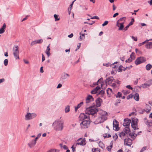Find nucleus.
Listing matches in <instances>:
<instances>
[{
	"instance_id": "nucleus-1",
	"label": "nucleus",
	"mask_w": 152,
	"mask_h": 152,
	"mask_svg": "<svg viewBox=\"0 0 152 152\" xmlns=\"http://www.w3.org/2000/svg\"><path fill=\"white\" fill-rule=\"evenodd\" d=\"M85 113L92 115V120L95 124L103 122L107 118V113L102 110H98L95 106H91L87 108Z\"/></svg>"
},
{
	"instance_id": "nucleus-2",
	"label": "nucleus",
	"mask_w": 152,
	"mask_h": 152,
	"mask_svg": "<svg viewBox=\"0 0 152 152\" xmlns=\"http://www.w3.org/2000/svg\"><path fill=\"white\" fill-rule=\"evenodd\" d=\"M79 120L80 123V126L82 129H86L89 126L90 121L88 115L83 113H81L79 116Z\"/></svg>"
},
{
	"instance_id": "nucleus-3",
	"label": "nucleus",
	"mask_w": 152,
	"mask_h": 152,
	"mask_svg": "<svg viewBox=\"0 0 152 152\" xmlns=\"http://www.w3.org/2000/svg\"><path fill=\"white\" fill-rule=\"evenodd\" d=\"M64 121L62 120H57L53 123V126L54 129L57 131L62 130L63 129Z\"/></svg>"
},
{
	"instance_id": "nucleus-4",
	"label": "nucleus",
	"mask_w": 152,
	"mask_h": 152,
	"mask_svg": "<svg viewBox=\"0 0 152 152\" xmlns=\"http://www.w3.org/2000/svg\"><path fill=\"white\" fill-rule=\"evenodd\" d=\"M138 120L135 118H132V119L131 126L134 130L138 129L137 124Z\"/></svg>"
},
{
	"instance_id": "nucleus-5",
	"label": "nucleus",
	"mask_w": 152,
	"mask_h": 152,
	"mask_svg": "<svg viewBox=\"0 0 152 152\" xmlns=\"http://www.w3.org/2000/svg\"><path fill=\"white\" fill-rule=\"evenodd\" d=\"M37 115V114L34 113L28 112L25 116V119L26 121L29 120L36 117Z\"/></svg>"
},
{
	"instance_id": "nucleus-6",
	"label": "nucleus",
	"mask_w": 152,
	"mask_h": 152,
	"mask_svg": "<svg viewBox=\"0 0 152 152\" xmlns=\"http://www.w3.org/2000/svg\"><path fill=\"white\" fill-rule=\"evenodd\" d=\"M13 54L14 56L16 59H19V50L18 46H15L13 49Z\"/></svg>"
},
{
	"instance_id": "nucleus-7",
	"label": "nucleus",
	"mask_w": 152,
	"mask_h": 152,
	"mask_svg": "<svg viewBox=\"0 0 152 152\" xmlns=\"http://www.w3.org/2000/svg\"><path fill=\"white\" fill-rule=\"evenodd\" d=\"M146 61L145 58L143 57H140L138 58L135 61V64H140Z\"/></svg>"
},
{
	"instance_id": "nucleus-8",
	"label": "nucleus",
	"mask_w": 152,
	"mask_h": 152,
	"mask_svg": "<svg viewBox=\"0 0 152 152\" xmlns=\"http://www.w3.org/2000/svg\"><path fill=\"white\" fill-rule=\"evenodd\" d=\"M124 144L125 145L130 146L132 144V141L129 138L124 139Z\"/></svg>"
},
{
	"instance_id": "nucleus-9",
	"label": "nucleus",
	"mask_w": 152,
	"mask_h": 152,
	"mask_svg": "<svg viewBox=\"0 0 152 152\" xmlns=\"http://www.w3.org/2000/svg\"><path fill=\"white\" fill-rule=\"evenodd\" d=\"M115 82V80L113 79V77H110L108 79H107L105 80L106 85V86L107 84L109 85H111L112 83Z\"/></svg>"
},
{
	"instance_id": "nucleus-10",
	"label": "nucleus",
	"mask_w": 152,
	"mask_h": 152,
	"mask_svg": "<svg viewBox=\"0 0 152 152\" xmlns=\"http://www.w3.org/2000/svg\"><path fill=\"white\" fill-rule=\"evenodd\" d=\"M77 144L84 145L86 144V140L85 138H80L78 139Z\"/></svg>"
},
{
	"instance_id": "nucleus-11",
	"label": "nucleus",
	"mask_w": 152,
	"mask_h": 152,
	"mask_svg": "<svg viewBox=\"0 0 152 152\" xmlns=\"http://www.w3.org/2000/svg\"><path fill=\"white\" fill-rule=\"evenodd\" d=\"M37 139L38 137H36L34 140H32L30 141V142L28 144V145L30 148H32L35 145Z\"/></svg>"
},
{
	"instance_id": "nucleus-12",
	"label": "nucleus",
	"mask_w": 152,
	"mask_h": 152,
	"mask_svg": "<svg viewBox=\"0 0 152 152\" xmlns=\"http://www.w3.org/2000/svg\"><path fill=\"white\" fill-rule=\"evenodd\" d=\"M148 42L146 43L145 45V48L148 49H151L152 48V42H149V40H152V39H151L149 40H148Z\"/></svg>"
},
{
	"instance_id": "nucleus-13",
	"label": "nucleus",
	"mask_w": 152,
	"mask_h": 152,
	"mask_svg": "<svg viewBox=\"0 0 152 152\" xmlns=\"http://www.w3.org/2000/svg\"><path fill=\"white\" fill-rule=\"evenodd\" d=\"M125 17H122L120 18L117 22L116 26H118L119 23H124L125 22Z\"/></svg>"
},
{
	"instance_id": "nucleus-14",
	"label": "nucleus",
	"mask_w": 152,
	"mask_h": 152,
	"mask_svg": "<svg viewBox=\"0 0 152 152\" xmlns=\"http://www.w3.org/2000/svg\"><path fill=\"white\" fill-rule=\"evenodd\" d=\"M139 132H138L137 133V134L135 131H134L133 133H130L129 134V135L132 138L134 139L137 136V135L139 134Z\"/></svg>"
},
{
	"instance_id": "nucleus-15",
	"label": "nucleus",
	"mask_w": 152,
	"mask_h": 152,
	"mask_svg": "<svg viewBox=\"0 0 152 152\" xmlns=\"http://www.w3.org/2000/svg\"><path fill=\"white\" fill-rule=\"evenodd\" d=\"M113 129L114 130H119L118 124L117 121H115V122H113Z\"/></svg>"
},
{
	"instance_id": "nucleus-16",
	"label": "nucleus",
	"mask_w": 152,
	"mask_h": 152,
	"mask_svg": "<svg viewBox=\"0 0 152 152\" xmlns=\"http://www.w3.org/2000/svg\"><path fill=\"white\" fill-rule=\"evenodd\" d=\"M103 81V79L102 78H101L98 80V81L97 82V83H94V84L98 85L99 84H100L102 88L103 89L105 88V87H104L103 84H102V83Z\"/></svg>"
},
{
	"instance_id": "nucleus-17",
	"label": "nucleus",
	"mask_w": 152,
	"mask_h": 152,
	"mask_svg": "<svg viewBox=\"0 0 152 152\" xmlns=\"http://www.w3.org/2000/svg\"><path fill=\"white\" fill-rule=\"evenodd\" d=\"M94 100V99L92 97V96L91 95H88L86 99V103H88L93 101Z\"/></svg>"
},
{
	"instance_id": "nucleus-18",
	"label": "nucleus",
	"mask_w": 152,
	"mask_h": 152,
	"mask_svg": "<svg viewBox=\"0 0 152 152\" xmlns=\"http://www.w3.org/2000/svg\"><path fill=\"white\" fill-rule=\"evenodd\" d=\"M124 125L125 126H129L131 123V120L128 119H125L124 120Z\"/></svg>"
},
{
	"instance_id": "nucleus-19",
	"label": "nucleus",
	"mask_w": 152,
	"mask_h": 152,
	"mask_svg": "<svg viewBox=\"0 0 152 152\" xmlns=\"http://www.w3.org/2000/svg\"><path fill=\"white\" fill-rule=\"evenodd\" d=\"M135 58V55L133 53H132L131 55H130V58H129L127 60H126V62H131L132 60L134 59Z\"/></svg>"
},
{
	"instance_id": "nucleus-20",
	"label": "nucleus",
	"mask_w": 152,
	"mask_h": 152,
	"mask_svg": "<svg viewBox=\"0 0 152 152\" xmlns=\"http://www.w3.org/2000/svg\"><path fill=\"white\" fill-rule=\"evenodd\" d=\"M96 106L99 107L101 105V103L102 102V100L100 98H98L96 99Z\"/></svg>"
},
{
	"instance_id": "nucleus-21",
	"label": "nucleus",
	"mask_w": 152,
	"mask_h": 152,
	"mask_svg": "<svg viewBox=\"0 0 152 152\" xmlns=\"http://www.w3.org/2000/svg\"><path fill=\"white\" fill-rule=\"evenodd\" d=\"M42 41L43 40L41 39L35 40L32 42L31 43V45H33L35 44L41 43L42 42Z\"/></svg>"
},
{
	"instance_id": "nucleus-22",
	"label": "nucleus",
	"mask_w": 152,
	"mask_h": 152,
	"mask_svg": "<svg viewBox=\"0 0 152 152\" xmlns=\"http://www.w3.org/2000/svg\"><path fill=\"white\" fill-rule=\"evenodd\" d=\"M130 131V129L129 127H126L122 131L126 134L129 133Z\"/></svg>"
},
{
	"instance_id": "nucleus-23",
	"label": "nucleus",
	"mask_w": 152,
	"mask_h": 152,
	"mask_svg": "<svg viewBox=\"0 0 152 152\" xmlns=\"http://www.w3.org/2000/svg\"><path fill=\"white\" fill-rule=\"evenodd\" d=\"M83 102H80L79 104H78L77 106L75 107V110L76 112L77 111V109L80 107L82 105H83Z\"/></svg>"
},
{
	"instance_id": "nucleus-24",
	"label": "nucleus",
	"mask_w": 152,
	"mask_h": 152,
	"mask_svg": "<svg viewBox=\"0 0 152 152\" xmlns=\"http://www.w3.org/2000/svg\"><path fill=\"white\" fill-rule=\"evenodd\" d=\"M49 47V45L47 47V49L45 51V53L47 55L48 57L50 55V49Z\"/></svg>"
},
{
	"instance_id": "nucleus-25",
	"label": "nucleus",
	"mask_w": 152,
	"mask_h": 152,
	"mask_svg": "<svg viewBox=\"0 0 152 152\" xmlns=\"http://www.w3.org/2000/svg\"><path fill=\"white\" fill-rule=\"evenodd\" d=\"M124 23H119V26H118V27H119V28H118V30H122L124 27Z\"/></svg>"
},
{
	"instance_id": "nucleus-26",
	"label": "nucleus",
	"mask_w": 152,
	"mask_h": 152,
	"mask_svg": "<svg viewBox=\"0 0 152 152\" xmlns=\"http://www.w3.org/2000/svg\"><path fill=\"white\" fill-rule=\"evenodd\" d=\"M126 134L125 133L123 132L122 131L119 134V136L121 138H124L126 135Z\"/></svg>"
},
{
	"instance_id": "nucleus-27",
	"label": "nucleus",
	"mask_w": 152,
	"mask_h": 152,
	"mask_svg": "<svg viewBox=\"0 0 152 152\" xmlns=\"http://www.w3.org/2000/svg\"><path fill=\"white\" fill-rule=\"evenodd\" d=\"M150 86V85L147 83H144L142 84L140 86V88H146L147 87L149 86Z\"/></svg>"
},
{
	"instance_id": "nucleus-28",
	"label": "nucleus",
	"mask_w": 152,
	"mask_h": 152,
	"mask_svg": "<svg viewBox=\"0 0 152 152\" xmlns=\"http://www.w3.org/2000/svg\"><path fill=\"white\" fill-rule=\"evenodd\" d=\"M152 67L151 64H148L146 66V69L147 70H150Z\"/></svg>"
},
{
	"instance_id": "nucleus-29",
	"label": "nucleus",
	"mask_w": 152,
	"mask_h": 152,
	"mask_svg": "<svg viewBox=\"0 0 152 152\" xmlns=\"http://www.w3.org/2000/svg\"><path fill=\"white\" fill-rule=\"evenodd\" d=\"M107 92L108 95L110 96L113 93L111 89L108 88L107 90Z\"/></svg>"
},
{
	"instance_id": "nucleus-30",
	"label": "nucleus",
	"mask_w": 152,
	"mask_h": 152,
	"mask_svg": "<svg viewBox=\"0 0 152 152\" xmlns=\"http://www.w3.org/2000/svg\"><path fill=\"white\" fill-rule=\"evenodd\" d=\"M134 98L136 101H138L139 99V94L137 93L135 94L134 96Z\"/></svg>"
},
{
	"instance_id": "nucleus-31",
	"label": "nucleus",
	"mask_w": 152,
	"mask_h": 152,
	"mask_svg": "<svg viewBox=\"0 0 152 152\" xmlns=\"http://www.w3.org/2000/svg\"><path fill=\"white\" fill-rule=\"evenodd\" d=\"M59 150L55 149H51L47 152H59Z\"/></svg>"
},
{
	"instance_id": "nucleus-32",
	"label": "nucleus",
	"mask_w": 152,
	"mask_h": 152,
	"mask_svg": "<svg viewBox=\"0 0 152 152\" xmlns=\"http://www.w3.org/2000/svg\"><path fill=\"white\" fill-rule=\"evenodd\" d=\"M122 92L123 94L125 95H126L128 94L129 93L130 91H129L126 90H124L122 91Z\"/></svg>"
},
{
	"instance_id": "nucleus-33",
	"label": "nucleus",
	"mask_w": 152,
	"mask_h": 152,
	"mask_svg": "<svg viewBox=\"0 0 152 152\" xmlns=\"http://www.w3.org/2000/svg\"><path fill=\"white\" fill-rule=\"evenodd\" d=\"M111 145L110 146H108L107 147V150L109 151H111V149L112 148H113V143H110Z\"/></svg>"
},
{
	"instance_id": "nucleus-34",
	"label": "nucleus",
	"mask_w": 152,
	"mask_h": 152,
	"mask_svg": "<svg viewBox=\"0 0 152 152\" xmlns=\"http://www.w3.org/2000/svg\"><path fill=\"white\" fill-rule=\"evenodd\" d=\"M92 152H100V150L98 148H93L92 149Z\"/></svg>"
},
{
	"instance_id": "nucleus-35",
	"label": "nucleus",
	"mask_w": 152,
	"mask_h": 152,
	"mask_svg": "<svg viewBox=\"0 0 152 152\" xmlns=\"http://www.w3.org/2000/svg\"><path fill=\"white\" fill-rule=\"evenodd\" d=\"M69 105H67L65 109V113H68L69 112L70 110V108H69Z\"/></svg>"
},
{
	"instance_id": "nucleus-36",
	"label": "nucleus",
	"mask_w": 152,
	"mask_h": 152,
	"mask_svg": "<svg viewBox=\"0 0 152 152\" xmlns=\"http://www.w3.org/2000/svg\"><path fill=\"white\" fill-rule=\"evenodd\" d=\"M54 17L55 19V21L58 20L60 19V18L59 17H58V15H57L56 14H54Z\"/></svg>"
},
{
	"instance_id": "nucleus-37",
	"label": "nucleus",
	"mask_w": 152,
	"mask_h": 152,
	"mask_svg": "<svg viewBox=\"0 0 152 152\" xmlns=\"http://www.w3.org/2000/svg\"><path fill=\"white\" fill-rule=\"evenodd\" d=\"M103 136L105 138H108L111 137V135L110 134L107 133L104 134H103Z\"/></svg>"
},
{
	"instance_id": "nucleus-38",
	"label": "nucleus",
	"mask_w": 152,
	"mask_h": 152,
	"mask_svg": "<svg viewBox=\"0 0 152 152\" xmlns=\"http://www.w3.org/2000/svg\"><path fill=\"white\" fill-rule=\"evenodd\" d=\"M75 1V0H74V1H73L72 3V4L70 5V11H69V9H68V11H69V14H70V11L71 10V8L72 7V6L73 5V3H74V2Z\"/></svg>"
},
{
	"instance_id": "nucleus-39",
	"label": "nucleus",
	"mask_w": 152,
	"mask_h": 152,
	"mask_svg": "<svg viewBox=\"0 0 152 152\" xmlns=\"http://www.w3.org/2000/svg\"><path fill=\"white\" fill-rule=\"evenodd\" d=\"M148 42V40H147V39L146 40H145V41L143 42H142V43H140L138 44V46H141L145 44H146V43Z\"/></svg>"
},
{
	"instance_id": "nucleus-40",
	"label": "nucleus",
	"mask_w": 152,
	"mask_h": 152,
	"mask_svg": "<svg viewBox=\"0 0 152 152\" xmlns=\"http://www.w3.org/2000/svg\"><path fill=\"white\" fill-rule=\"evenodd\" d=\"M123 68H124L122 66H120L118 69V71L119 72H121L123 69Z\"/></svg>"
},
{
	"instance_id": "nucleus-41",
	"label": "nucleus",
	"mask_w": 152,
	"mask_h": 152,
	"mask_svg": "<svg viewBox=\"0 0 152 152\" xmlns=\"http://www.w3.org/2000/svg\"><path fill=\"white\" fill-rule=\"evenodd\" d=\"M147 125L150 126H152V120L148 121L147 123Z\"/></svg>"
},
{
	"instance_id": "nucleus-42",
	"label": "nucleus",
	"mask_w": 152,
	"mask_h": 152,
	"mask_svg": "<svg viewBox=\"0 0 152 152\" xmlns=\"http://www.w3.org/2000/svg\"><path fill=\"white\" fill-rule=\"evenodd\" d=\"M121 95H122L121 93V92H118V93L117 95H116V97L117 98H118V97L120 98L121 97Z\"/></svg>"
},
{
	"instance_id": "nucleus-43",
	"label": "nucleus",
	"mask_w": 152,
	"mask_h": 152,
	"mask_svg": "<svg viewBox=\"0 0 152 152\" xmlns=\"http://www.w3.org/2000/svg\"><path fill=\"white\" fill-rule=\"evenodd\" d=\"M69 75L68 74H64V77H63V79L66 78L67 77H69Z\"/></svg>"
},
{
	"instance_id": "nucleus-44",
	"label": "nucleus",
	"mask_w": 152,
	"mask_h": 152,
	"mask_svg": "<svg viewBox=\"0 0 152 152\" xmlns=\"http://www.w3.org/2000/svg\"><path fill=\"white\" fill-rule=\"evenodd\" d=\"M8 63V60L7 59H6L4 60V64L5 66H6L7 65Z\"/></svg>"
},
{
	"instance_id": "nucleus-45",
	"label": "nucleus",
	"mask_w": 152,
	"mask_h": 152,
	"mask_svg": "<svg viewBox=\"0 0 152 152\" xmlns=\"http://www.w3.org/2000/svg\"><path fill=\"white\" fill-rule=\"evenodd\" d=\"M91 19H95L98 20V19H99V18L97 16H93V17H91Z\"/></svg>"
},
{
	"instance_id": "nucleus-46",
	"label": "nucleus",
	"mask_w": 152,
	"mask_h": 152,
	"mask_svg": "<svg viewBox=\"0 0 152 152\" xmlns=\"http://www.w3.org/2000/svg\"><path fill=\"white\" fill-rule=\"evenodd\" d=\"M97 92V91L95 89H94L91 91V93L92 94H94L96 93Z\"/></svg>"
},
{
	"instance_id": "nucleus-47",
	"label": "nucleus",
	"mask_w": 152,
	"mask_h": 152,
	"mask_svg": "<svg viewBox=\"0 0 152 152\" xmlns=\"http://www.w3.org/2000/svg\"><path fill=\"white\" fill-rule=\"evenodd\" d=\"M134 21V19L133 18H132L131 19V22L129 23V25H132L133 24V22Z\"/></svg>"
},
{
	"instance_id": "nucleus-48",
	"label": "nucleus",
	"mask_w": 152,
	"mask_h": 152,
	"mask_svg": "<svg viewBox=\"0 0 152 152\" xmlns=\"http://www.w3.org/2000/svg\"><path fill=\"white\" fill-rule=\"evenodd\" d=\"M108 21H105L102 24V26H104L106 25H107L108 23Z\"/></svg>"
},
{
	"instance_id": "nucleus-49",
	"label": "nucleus",
	"mask_w": 152,
	"mask_h": 152,
	"mask_svg": "<svg viewBox=\"0 0 152 152\" xmlns=\"http://www.w3.org/2000/svg\"><path fill=\"white\" fill-rule=\"evenodd\" d=\"M6 25L5 23H4L3 24L2 27L1 28H2L4 30V29L6 28Z\"/></svg>"
},
{
	"instance_id": "nucleus-50",
	"label": "nucleus",
	"mask_w": 152,
	"mask_h": 152,
	"mask_svg": "<svg viewBox=\"0 0 152 152\" xmlns=\"http://www.w3.org/2000/svg\"><path fill=\"white\" fill-rule=\"evenodd\" d=\"M113 137L114 139L115 140H116L117 139L118 136L116 134H115L113 136Z\"/></svg>"
},
{
	"instance_id": "nucleus-51",
	"label": "nucleus",
	"mask_w": 152,
	"mask_h": 152,
	"mask_svg": "<svg viewBox=\"0 0 152 152\" xmlns=\"http://www.w3.org/2000/svg\"><path fill=\"white\" fill-rule=\"evenodd\" d=\"M133 96V95H132V94H130L127 97V99H129L130 98H132Z\"/></svg>"
},
{
	"instance_id": "nucleus-52",
	"label": "nucleus",
	"mask_w": 152,
	"mask_h": 152,
	"mask_svg": "<svg viewBox=\"0 0 152 152\" xmlns=\"http://www.w3.org/2000/svg\"><path fill=\"white\" fill-rule=\"evenodd\" d=\"M126 88L130 89L132 90L133 88L129 85H127L126 86Z\"/></svg>"
},
{
	"instance_id": "nucleus-53",
	"label": "nucleus",
	"mask_w": 152,
	"mask_h": 152,
	"mask_svg": "<svg viewBox=\"0 0 152 152\" xmlns=\"http://www.w3.org/2000/svg\"><path fill=\"white\" fill-rule=\"evenodd\" d=\"M146 147H143L140 151V152H143L144 151H145L146 150Z\"/></svg>"
},
{
	"instance_id": "nucleus-54",
	"label": "nucleus",
	"mask_w": 152,
	"mask_h": 152,
	"mask_svg": "<svg viewBox=\"0 0 152 152\" xmlns=\"http://www.w3.org/2000/svg\"><path fill=\"white\" fill-rule=\"evenodd\" d=\"M94 89L97 91H98L100 89V87L99 86H97Z\"/></svg>"
},
{
	"instance_id": "nucleus-55",
	"label": "nucleus",
	"mask_w": 152,
	"mask_h": 152,
	"mask_svg": "<svg viewBox=\"0 0 152 152\" xmlns=\"http://www.w3.org/2000/svg\"><path fill=\"white\" fill-rule=\"evenodd\" d=\"M62 148L65 150L67 149L68 148L67 147L66 145H63L62 146Z\"/></svg>"
},
{
	"instance_id": "nucleus-56",
	"label": "nucleus",
	"mask_w": 152,
	"mask_h": 152,
	"mask_svg": "<svg viewBox=\"0 0 152 152\" xmlns=\"http://www.w3.org/2000/svg\"><path fill=\"white\" fill-rule=\"evenodd\" d=\"M5 31L2 28L0 29V34L3 33Z\"/></svg>"
},
{
	"instance_id": "nucleus-57",
	"label": "nucleus",
	"mask_w": 152,
	"mask_h": 152,
	"mask_svg": "<svg viewBox=\"0 0 152 152\" xmlns=\"http://www.w3.org/2000/svg\"><path fill=\"white\" fill-rule=\"evenodd\" d=\"M45 60V58L43 55V54H42V61H43Z\"/></svg>"
},
{
	"instance_id": "nucleus-58",
	"label": "nucleus",
	"mask_w": 152,
	"mask_h": 152,
	"mask_svg": "<svg viewBox=\"0 0 152 152\" xmlns=\"http://www.w3.org/2000/svg\"><path fill=\"white\" fill-rule=\"evenodd\" d=\"M80 46V43H79L77 45V48L76 49V51L77 50H78L79 49Z\"/></svg>"
},
{
	"instance_id": "nucleus-59",
	"label": "nucleus",
	"mask_w": 152,
	"mask_h": 152,
	"mask_svg": "<svg viewBox=\"0 0 152 152\" xmlns=\"http://www.w3.org/2000/svg\"><path fill=\"white\" fill-rule=\"evenodd\" d=\"M130 25H129V24L124 29V31H126L127 30V29L129 27Z\"/></svg>"
},
{
	"instance_id": "nucleus-60",
	"label": "nucleus",
	"mask_w": 152,
	"mask_h": 152,
	"mask_svg": "<svg viewBox=\"0 0 152 152\" xmlns=\"http://www.w3.org/2000/svg\"><path fill=\"white\" fill-rule=\"evenodd\" d=\"M138 81V79H136V80H135L134 81V84L135 85H137V83Z\"/></svg>"
},
{
	"instance_id": "nucleus-61",
	"label": "nucleus",
	"mask_w": 152,
	"mask_h": 152,
	"mask_svg": "<svg viewBox=\"0 0 152 152\" xmlns=\"http://www.w3.org/2000/svg\"><path fill=\"white\" fill-rule=\"evenodd\" d=\"M62 86V84H60V83H59V84L58 85V86H57V88H60Z\"/></svg>"
},
{
	"instance_id": "nucleus-62",
	"label": "nucleus",
	"mask_w": 152,
	"mask_h": 152,
	"mask_svg": "<svg viewBox=\"0 0 152 152\" xmlns=\"http://www.w3.org/2000/svg\"><path fill=\"white\" fill-rule=\"evenodd\" d=\"M23 61L24 63L25 64H28L29 63V61H28L26 60L25 59L23 60Z\"/></svg>"
},
{
	"instance_id": "nucleus-63",
	"label": "nucleus",
	"mask_w": 152,
	"mask_h": 152,
	"mask_svg": "<svg viewBox=\"0 0 152 152\" xmlns=\"http://www.w3.org/2000/svg\"><path fill=\"white\" fill-rule=\"evenodd\" d=\"M118 13H116L115 14H114L113 16V18H115L116 16L118 15Z\"/></svg>"
},
{
	"instance_id": "nucleus-64",
	"label": "nucleus",
	"mask_w": 152,
	"mask_h": 152,
	"mask_svg": "<svg viewBox=\"0 0 152 152\" xmlns=\"http://www.w3.org/2000/svg\"><path fill=\"white\" fill-rule=\"evenodd\" d=\"M73 34L72 33L71 34H70L68 36V37L69 38H72L73 37Z\"/></svg>"
}]
</instances>
